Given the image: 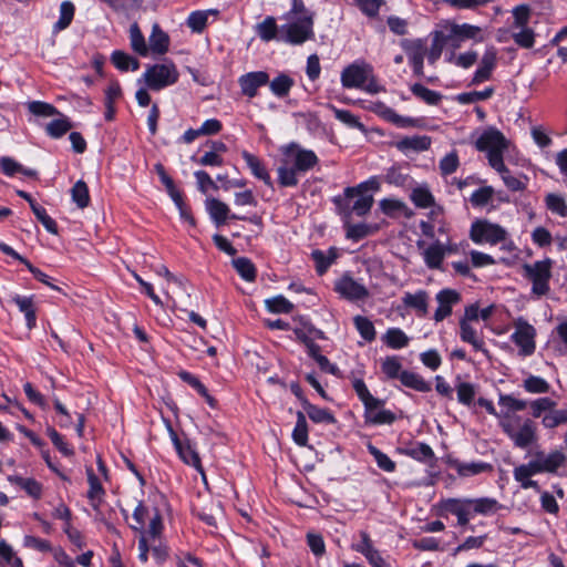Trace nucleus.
I'll return each mask as SVG.
<instances>
[{
    "mask_svg": "<svg viewBox=\"0 0 567 567\" xmlns=\"http://www.w3.org/2000/svg\"><path fill=\"white\" fill-rule=\"evenodd\" d=\"M499 425L519 449H527L537 440L536 425L529 419L522 422L519 416L505 413L501 416Z\"/></svg>",
    "mask_w": 567,
    "mask_h": 567,
    "instance_id": "nucleus-1",
    "label": "nucleus"
},
{
    "mask_svg": "<svg viewBox=\"0 0 567 567\" xmlns=\"http://www.w3.org/2000/svg\"><path fill=\"white\" fill-rule=\"evenodd\" d=\"M287 22L280 25L279 41L298 45L313 38V20L310 14H303L298 19H285Z\"/></svg>",
    "mask_w": 567,
    "mask_h": 567,
    "instance_id": "nucleus-2",
    "label": "nucleus"
},
{
    "mask_svg": "<svg viewBox=\"0 0 567 567\" xmlns=\"http://www.w3.org/2000/svg\"><path fill=\"white\" fill-rule=\"evenodd\" d=\"M475 147L487 154L488 164L493 166L494 161H504L503 154L508 147L504 134L495 127H488L475 141Z\"/></svg>",
    "mask_w": 567,
    "mask_h": 567,
    "instance_id": "nucleus-3",
    "label": "nucleus"
},
{
    "mask_svg": "<svg viewBox=\"0 0 567 567\" xmlns=\"http://www.w3.org/2000/svg\"><path fill=\"white\" fill-rule=\"evenodd\" d=\"M178 71L173 62L150 65L143 74V80L148 89L159 91L173 85L178 80Z\"/></svg>",
    "mask_w": 567,
    "mask_h": 567,
    "instance_id": "nucleus-4",
    "label": "nucleus"
},
{
    "mask_svg": "<svg viewBox=\"0 0 567 567\" xmlns=\"http://www.w3.org/2000/svg\"><path fill=\"white\" fill-rule=\"evenodd\" d=\"M551 260L545 259L524 266L525 276L533 282L532 291L537 296H544L549 291L551 277Z\"/></svg>",
    "mask_w": 567,
    "mask_h": 567,
    "instance_id": "nucleus-5",
    "label": "nucleus"
},
{
    "mask_svg": "<svg viewBox=\"0 0 567 567\" xmlns=\"http://www.w3.org/2000/svg\"><path fill=\"white\" fill-rule=\"evenodd\" d=\"M470 237L476 244L496 245L506 239L507 231L497 224L487 220H476L472 224Z\"/></svg>",
    "mask_w": 567,
    "mask_h": 567,
    "instance_id": "nucleus-6",
    "label": "nucleus"
},
{
    "mask_svg": "<svg viewBox=\"0 0 567 567\" xmlns=\"http://www.w3.org/2000/svg\"><path fill=\"white\" fill-rule=\"evenodd\" d=\"M514 327L515 331L511 336V339L519 348V354L523 357L532 355L536 349L535 328L523 318H518Z\"/></svg>",
    "mask_w": 567,
    "mask_h": 567,
    "instance_id": "nucleus-7",
    "label": "nucleus"
},
{
    "mask_svg": "<svg viewBox=\"0 0 567 567\" xmlns=\"http://www.w3.org/2000/svg\"><path fill=\"white\" fill-rule=\"evenodd\" d=\"M372 66L367 63H353L348 65L341 72V83L346 89H361L367 82L368 74L371 73Z\"/></svg>",
    "mask_w": 567,
    "mask_h": 567,
    "instance_id": "nucleus-8",
    "label": "nucleus"
},
{
    "mask_svg": "<svg viewBox=\"0 0 567 567\" xmlns=\"http://www.w3.org/2000/svg\"><path fill=\"white\" fill-rule=\"evenodd\" d=\"M383 405L384 402L377 398L364 404L365 423L373 425L392 424L395 421V414L383 409Z\"/></svg>",
    "mask_w": 567,
    "mask_h": 567,
    "instance_id": "nucleus-9",
    "label": "nucleus"
},
{
    "mask_svg": "<svg viewBox=\"0 0 567 567\" xmlns=\"http://www.w3.org/2000/svg\"><path fill=\"white\" fill-rule=\"evenodd\" d=\"M532 462L539 473H556L559 467L565 465L566 455L559 450L551 451L548 454L538 451L534 454Z\"/></svg>",
    "mask_w": 567,
    "mask_h": 567,
    "instance_id": "nucleus-10",
    "label": "nucleus"
},
{
    "mask_svg": "<svg viewBox=\"0 0 567 567\" xmlns=\"http://www.w3.org/2000/svg\"><path fill=\"white\" fill-rule=\"evenodd\" d=\"M284 154L288 156L296 165V168L306 173L318 164V157L315 152L303 150L297 144H290L285 148Z\"/></svg>",
    "mask_w": 567,
    "mask_h": 567,
    "instance_id": "nucleus-11",
    "label": "nucleus"
},
{
    "mask_svg": "<svg viewBox=\"0 0 567 567\" xmlns=\"http://www.w3.org/2000/svg\"><path fill=\"white\" fill-rule=\"evenodd\" d=\"M168 430L179 457L183 460L184 463L194 466L203 475V478L205 480L198 453L195 451V449L190 445L188 441H181L169 424Z\"/></svg>",
    "mask_w": 567,
    "mask_h": 567,
    "instance_id": "nucleus-12",
    "label": "nucleus"
},
{
    "mask_svg": "<svg viewBox=\"0 0 567 567\" xmlns=\"http://www.w3.org/2000/svg\"><path fill=\"white\" fill-rule=\"evenodd\" d=\"M368 111L379 115L383 120L399 126L406 127L413 124V120L399 115L394 110L381 101H371L364 106Z\"/></svg>",
    "mask_w": 567,
    "mask_h": 567,
    "instance_id": "nucleus-13",
    "label": "nucleus"
},
{
    "mask_svg": "<svg viewBox=\"0 0 567 567\" xmlns=\"http://www.w3.org/2000/svg\"><path fill=\"white\" fill-rule=\"evenodd\" d=\"M402 48L408 54L409 61L416 75H423V61L426 53L425 43L422 40H404Z\"/></svg>",
    "mask_w": 567,
    "mask_h": 567,
    "instance_id": "nucleus-14",
    "label": "nucleus"
},
{
    "mask_svg": "<svg viewBox=\"0 0 567 567\" xmlns=\"http://www.w3.org/2000/svg\"><path fill=\"white\" fill-rule=\"evenodd\" d=\"M436 301L439 307L434 312V320L440 322L452 313L453 306L461 301V295L454 289H443L437 292Z\"/></svg>",
    "mask_w": 567,
    "mask_h": 567,
    "instance_id": "nucleus-15",
    "label": "nucleus"
},
{
    "mask_svg": "<svg viewBox=\"0 0 567 567\" xmlns=\"http://www.w3.org/2000/svg\"><path fill=\"white\" fill-rule=\"evenodd\" d=\"M152 550L153 557L156 559L158 564L163 563L167 557V549L162 545L159 538L156 542L154 539H148L145 533H142L138 539V558L142 563L147 561L148 550Z\"/></svg>",
    "mask_w": 567,
    "mask_h": 567,
    "instance_id": "nucleus-16",
    "label": "nucleus"
},
{
    "mask_svg": "<svg viewBox=\"0 0 567 567\" xmlns=\"http://www.w3.org/2000/svg\"><path fill=\"white\" fill-rule=\"evenodd\" d=\"M336 290L349 300H361L368 297L367 288L349 276H343L336 282Z\"/></svg>",
    "mask_w": 567,
    "mask_h": 567,
    "instance_id": "nucleus-17",
    "label": "nucleus"
},
{
    "mask_svg": "<svg viewBox=\"0 0 567 567\" xmlns=\"http://www.w3.org/2000/svg\"><path fill=\"white\" fill-rule=\"evenodd\" d=\"M269 81L268 73L264 71L249 72L239 78L241 93L248 97H254L260 86L267 84Z\"/></svg>",
    "mask_w": 567,
    "mask_h": 567,
    "instance_id": "nucleus-18",
    "label": "nucleus"
},
{
    "mask_svg": "<svg viewBox=\"0 0 567 567\" xmlns=\"http://www.w3.org/2000/svg\"><path fill=\"white\" fill-rule=\"evenodd\" d=\"M496 61H497L496 49L494 47L486 49V51L484 52V54L481 59L480 66L477 68V70L474 73V76L472 79V84H480L484 81H487L492 75V71L496 66Z\"/></svg>",
    "mask_w": 567,
    "mask_h": 567,
    "instance_id": "nucleus-19",
    "label": "nucleus"
},
{
    "mask_svg": "<svg viewBox=\"0 0 567 567\" xmlns=\"http://www.w3.org/2000/svg\"><path fill=\"white\" fill-rule=\"evenodd\" d=\"M171 39L169 35L155 22L152 25V32L148 37L150 52L163 55L168 52Z\"/></svg>",
    "mask_w": 567,
    "mask_h": 567,
    "instance_id": "nucleus-20",
    "label": "nucleus"
},
{
    "mask_svg": "<svg viewBox=\"0 0 567 567\" xmlns=\"http://www.w3.org/2000/svg\"><path fill=\"white\" fill-rule=\"evenodd\" d=\"M394 146L402 153H419L426 151L431 146V138L426 135L405 136L396 142Z\"/></svg>",
    "mask_w": 567,
    "mask_h": 567,
    "instance_id": "nucleus-21",
    "label": "nucleus"
},
{
    "mask_svg": "<svg viewBox=\"0 0 567 567\" xmlns=\"http://www.w3.org/2000/svg\"><path fill=\"white\" fill-rule=\"evenodd\" d=\"M451 249L449 246L442 244L439 240H435L433 244L427 246L423 250V258L425 265L431 269H439L445 258V255L450 252Z\"/></svg>",
    "mask_w": 567,
    "mask_h": 567,
    "instance_id": "nucleus-22",
    "label": "nucleus"
},
{
    "mask_svg": "<svg viewBox=\"0 0 567 567\" xmlns=\"http://www.w3.org/2000/svg\"><path fill=\"white\" fill-rule=\"evenodd\" d=\"M468 502L470 498H449L444 502L443 506L447 512L457 517L458 525L465 526L468 524L470 517L473 514Z\"/></svg>",
    "mask_w": 567,
    "mask_h": 567,
    "instance_id": "nucleus-23",
    "label": "nucleus"
},
{
    "mask_svg": "<svg viewBox=\"0 0 567 567\" xmlns=\"http://www.w3.org/2000/svg\"><path fill=\"white\" fill-rule=\"evenodd\" d=\"M502 177L506 187L512 192H522L526 188L527 177L513 176L505 166L504 161H494L492 166Z\"/></svg>",
    "mask_w": 567,
    "mask_h": 567,
    "instance_id": "nucleus-24",
    "label": "nucleus"
},
{
    "mask_svg": "<svg viewBox=\"0 0 567 567\" xmlns=\"http://www.w3.org/2000/svg\"><path fill=\"white\" fill-rule=\"evenodd\" d=\"M278 183L282 187H292L298 184V174L302 173L296 168L293 162L285 155L278 169Z\"/></svg>",
    "mask_w": 567,
    "mask_h": 567,
    "instance_id": "nucleus-25",
    "label": "nucleus"
},
{
    "mask_svg": "<svg viewBox=\"0 0 567 567\" xmlns=\"http://www.w3.org/2000/svg\"><path fill=\"white\" fill-rule=\"evenodd\" d=\"M194 513L208 526L216 527L217 522L223 518V509L218 502L210 501L202 507H194Z\"/></svg>",
    "mask_w": 567,
    "mask_h": 567,
    "instance_id": "nucleus-26",
    "label": "nucleus"
},
{
    "mask_svg": "<svg viewBox=\"0 0 567 567\" xmlns=\"http://www.w3.org/2000/svg\"><path fill=\"white\" fill-rule=\"evenodd\" d=\"M538 473L539 472L537 471L535 464L532 461H529L527 464H523L515 467L513 472L515 481H517L520 484L522 488L524 489L539 488L537 482L530 480L533 475Z\"/></svg>",
    "mask_w": 567,
    "mask_h": 567,
    "instance_id": "nucleus-27",
    "label": "nucleus"
},
{
    "mask_svg": "<svg viewBox=\"0 0 567 567\" xmlns=\"http://www.w3.org/2000/svg\"><path fill=\"white\" fill-rule=\"evenodd\" d=\"M241 156L249 167L251 174L256 178L262 181L267 186L272 187L271 177L262 162L257 156L247 151H243Z\"/></svg>",
    "mask_w": 567,
    "mask_h": 567,
    "instance_id": "nucleus-28",
    "label": "nucleus"
},
{
    "mask_svg": "<svg viewBox=\"0 0 567 567\" xmlns=\"http://www.w3.org/2000/svg\"><path fill=\"white\" fill-rule=\"evenodd\" d=\"M402 301L405 307L416 310L419 316L427 315L429 295L425 290H419L415 293L405 292Z\"/></svg>",
    "mask_w": 567,
    "mask_h": 567,
    "instance_id": "nucleus-29",
    "label": "nucleus"
},
{
    "mask_svg": "<svg viewBox=\"0 0 567 567\" xmlns=\"http://www.w3.org/2000/svg\"><path fill=\"white\" fill-rule=\"evenodd\" d=\"M468 503L473 514L483 516L493 515L503 508V505L492 497L470 498Z\"/></svg>",
    "mask_w": 567,
    "mask_h": 567,
    "instance_id": "nucleus-30",
    "label": "nucleus"
},
{
    "mask_svg": "<svg viewBox=\"0 0 567 567\" xmlns=\"http://www.w3.org/2000/svg\"><path fill=\"white\" fill-rule=\"evenodd\" d=\"M451 467L462 477L474 476L492 470V465L484 462L463 463L460 461H452Z\"/></svg>",
    "mask_w": 567,
    "mask_h": 567,
    "instance_id": "nucleus-31",
    "label": "nucleus"
},
{
    "mask_svg": "<svg viewBox=\"0 0 567 567\" xmlns=\"http://www.w3.org/2000/svg\"><path fill=\"white\" fill-rule=\"evenodd\" d=\"M403 453L419 462L433 465L435 462V454L432 447L425 443H415L403 450Z\"/></svg>",
    "mask_w": 567,
    "mask_h": 567,
    "instance_id": "nucleus-32",
    "label": "nucleus"
},
{
    "mask_svg": "<svg viewBox=\"0 0 567 567\" xmlns=\"http://www.w3.org/2000/svg\"><path fill=\"white\" fill-rule=\"evenodd\" d=\"M460 337L462 341L473 346L476 351H481L488 357V351L484 348V341L477 336L476 330L466 320L460 321Z\"/></svg>",
    "mask_w": 567,
    "mask_h": 567,
    "instance_id": "nucleus-33",
    "label": "nucleus"
},
{
    "mask_svg": "<svg viewBox=\"0 0 567 567\" xmlns=\"http://www.w3.org/2000/svg\"><path fill=\"white\" fill-rule=\"evenodd\" d=\"M12 301L17 305L19 310L24 313L28 329L34 328L37 322V315L33 297L16 295L12 297Z\"/></svg>",
    "mask_w": 567,
    "mask_h": 567,
    "instance_id": "nucleus-34",
    "label": "nucleus"
},
{
    "mask_svg": "<svg viewBox=\"0 0 567 567\" xmlns=\"http://www.w3.org/2000/svg\"><path fill=\"white\" fill-rule=\"evenodd\" d=\"M256 33L264 42L279 41L280 27L277 25L274 17H267L256 25Z\"/></svg>",
    "mask_w": 567,
    "mask_h": 567,
    "instance_id": "nucleus-35",
    "label": "nucleus"
},
{
    "mask_svg": "<svg viewBox=\"0 0 567 567\" xmlns=\"http://www.w3.org/2000/svg\"><path fill=\"white\" fill-rule=\"evenodd\" d=\"M128 33L131 49L141 56H147L150 49L140 25L136 22L130 25Z\"/></svg>",
    "mask_w": 567,
    "mask_h": 567,
    "instance_id": "nucleus-36",
    "label": "nucleus"
},
{
    "mask_svg": "<svg viewBox=\"0 0 567 567\" xmlns=\"http://www.w3.org/2000/svg\"><path fill=\"white\" fill-rule=\"evenodd\" d=\"M303 409L309 419L315 423L334 424L337 422L336 417L329 410L316 406L307 400H303Z\"/></svg>",
    "mask_w": 567,
    "mask_h": 567,
    "instance_id": "nucleus-37",
    "label": "nucleus"
},
{
    "mask_svg": "<svg viewBox=\"0 0 567 567\" xmlns=\"http://www.w3.org/2000/svg\"><path fill=\"white\" fill-rule=\"evenodd\" d=\"M206 208L216 225L224 224L229 216V207L219 199H206Z\"/></svg>",
    "mask_w": 567,
    "mask_h": 567,
    "instance_id": "nucleus-38",
    "label": "nucleus"
},
{
    "mask_svg": "<svg viewBox=\"0 0 567 567\" xmlns=\"http://www.w3.org/2000/svg\"><path fill=\"white\" fill-rule=\"evenodd\" d=\"M400 381L404 386L411 388L419 392L431 391V384L426 382L420 374L411 371H402Z\"/></svg>",
    "mask_w": 567,
    "mask_h": 567,
    "instance_id": "nucleus-39",
    "label": "nucleus"
},
{
    "mask_svg": "<svg viewBox=\"0 0 567 567\" xmlns=\"http://www.w3.org/2000/svg\"><path fill=\"white\" fill-rule=\"evenodd\" d=\"M111 61L120 71H136L140 68V61L136 58L120 50L112 53Z\"/></svg>",
    "mask_w": 567,
    "mask_h": 567,
    "instance_id": "nucleus-40",
    "label": "nucleus"
},
{
    "mask_svg": "<svg viewBox=\"0 0 567 567\" xmlns=\"http://www.w3.org/2000/svg\"><path fill=\"white\" fill-rule=\"evenodd\" d=\"M87 473V481L90 484V489L87 492V498L90 499L92 506L94 509L99 508V505L101 503L102 495L104 494L103 487L94 474L92 468L86 470Z\"/></svg>",
    "mask_w": 567,
    "mask_h": 567,
    "instance_id": "nucleus-41",
    "label": "nucleus"
},
{
    "mask_svg": "<svg viewBox=\"0 0 567 567\" xmlns=\"http://www.w3.org/2000/svg\"><path fill=\"white\" fill-rule=\"evenodd\" d=\"M8 481L23 488L28 495L33 498H40L42 494V486L39 482L33 478H23L18 475H11Z\"/></svg>",
    "mask_w": 567,
    "mask_h": 567,
    "instance_id": "nucleus-42",
    "label": "nucleus"
},
{
    "mask_svg": "<svg viewBox=\"0 0 567 567\" xmlns=\"http://www.w3.org/2000/svg\"><path fill=\"white\" fill-rule=\"evenodd\" d=\"M383 341L391 349H402L409 344V337L399 328H390L383 336Z\"/></svg>",
    "mask_w": 567,
    "mask_h": 567,
    "instance_id": "nucleus-43",
    "label": "nucleus"
},
{
    "mask_svg": "<svg viewBox=\"0 0 567 567\" xmlns=\"http://www.w3.org/2000/svg\"><path fill=\"white\" fill-rule=\"evenodd\" d=\"M542 424L545 429H555L567 424V406L563 409L553 408L549 413L544 414Z\"/></svg>",
    "mask_w": 567,
    "mask_h": 567,
    "instance_id": "nucleus-44",
    "label": "nucleus"
},
{
    "mask_svg": "<svg viewBox=\"0 0 567 567\" xmlns=\"http://www.w3.org/2000/svg\"><path fill=\"white\" fill-rule=\"evenodd\" d=\"M74 11V4L71 1H63L60 6V18L53 27L54 31L59 32L66 29L73 20Z\"/></svg>",
    "mask_w": 567,
    "mask_h": 567,
    "instance_id": "nucleus-45",
    "label": "nucleus"
},
{
    "mask_svg": "<svg viewBox=\"0 0 567 567\" xmlns=\"http://www.w3.org/2000/svg\"><path fill=\"white\" fill-rule=\"evenodd\" d=\"M72 200L81 209L85 208L90 204L89 188L85 182L78 181L71 189Z\"/></svg>",
    "mask_w": 567,
    "mask_h": 567,
    "instance_id": "nucleus-46",
    "label": "nucleus"
},
{
    "mask_svg": "<svg viewBox=\"0 0 567 567\" xmlns=\"http://www.w3.org/2000/svg\"><path fill=\"white\" fill-rule=\"evenodd\" d=\"M233 266L239 276L246 281H254L256 278V268L250 259L246 257H238L233 260Z\"/></svg>",
    "mask_w": 567,
    "mask_h": 567,
    "instance_id": "nucleus-47",
    "label": "nucleus"
},
{
    "mask_svg": "<svg viewBox=\"0 0 567 567\" xmlns=\"http://www.w3.org/2000/svg\"><path fill=\"white\" fill-rule=\"evenodd\" d=\"M411 92L416 97L421 99L422 101H424L425 103H427L430 105L439 104V102L442 99V95L439 92L430 90L420 83L413 84L411 86Z\"/></svg>",
    "mask_w": 567,
    "mask_h": 567,
    "instance_id": "nucleus-48",
    "label": "nucleus"
},
{
    "mask_svg": "<svg viewBox=\"0 0 567 567\" xmlns=\"http://www.w3.org/2000/svg\"><path fill=\"white\" fill-rule=\"evenodd\" d=\"M546 207L560 217H567V204L559 194L549 193L545 197Z\"/></svg>",
    "mask_w": 567,
    "mask_h": 567,
    "instance_id": "nucleus-49",
    "label": "nucleus"
},
{
    "mask_svg": "<svg viewBox=\"0 0 567 567\" xmlns=\"http://www.w3.org/2000/svg\"><path fill=\"white\" fill-rule=\"evenodd\" d=\"M293 85V80L287 74H279L269 84L271 92L279 96H286Z\"/></svg>",
    "mask_w": 567,
    "mask_h": 567,
    "instance_id": "nucleus-50",
    "label": "nucleus"
},
{
    "mask_svg": "<svg viewBox=\"0 0 567 567\" xmlns=\"http://www.w3.org/2000/svg\"><path fill=\"white\" fill-rule=\"evenodd\" d=\"M353 197H357V199L354 200L351 210L358 216L367 215L374 203L373 196L365 193H354L351 198Z\"/></svg>",
    "mask_w": 567,
    "mask_h": 567,
    "instance_id": "nucleus-51",
    "label": "nucleus"
},
{
    "mask_svg": "<svg viewBox=\"0 0 567 567\" xmlns=\"http://www.w3.org/2000/svg\"><path fill=\"white\" fill-rule=\"evenodd\" d=\"M353 322L360 336L365 341L371 342L375 339V329L370 319L363 316H357L354 317Z\"/></svg>",
    "mask_w": 567,
    "mask_h": 567,
    "instance_id": "nucleus-52",
    "label": "nucleus"
},
{
    "mask_svg": "<svg viewBox=\"0 0 567 567\" xmlns=\"http://www.w3.org/2000/svg\"><path fill=\"white\" fill-rule=\"evenodd\" d=\"M293 441L300 445L306 446L308 442V425L306 416L302 412L297 413V423L292 432Z\"/></svg>",
    "mask_w": 567,
    "mask_h": 567,
    "instance_id": "nucleus-53",
    "label": "nucleus"
},
{
    "mask_svg": "<svg viewBox=\"0 0 567 567\" xmlns=\"http://www.w3.org/2000/svg\"><path fill=\"white\" fill-rule=\"evenodd\" d=\"M494 93L493 87H486L483 91H473L461 93L456 96V101L461 104H471L478 101H484L489 99Z\"/></svg>",
    "mask_w": 567,
    "mask_h": 567,
    "instance_id": "nucleus-54",
    "label": "nucleus"
},
{
    "mask_svg": "<svg viewBox=\"0 0 567 567\" xmlns=\"http://www.w3.org/2000/svg\"><path fill=\"white\" fill-rule=\"evenodd\" d=\"M411 200L420 208H427L434 204V197L426 187H416L411 193Z\"/></svg>",
    "mask_w": 567,
    "mask_h": 567,
    "instance_id": "nucleus-55",
    "label": "nucleus"
},
{
    "mask_svg": "<svg viewBox=\"0 0 567 567\" xmlns=\"http://www.w3.org/2000/svg\"><path fill=\"white\" fill-rule=\"evenodd\" d=\"M266 307L274 313H289L293 309V305L284 296H276L266 300Z\"/></svg>",
    "mask_w": 567,
    "mask_h": 567,
    "instance_id": "nucleus-56",
    "label": "nucleus"
},
{
    "mask_svg": "<svg viewBox=\"0 0 567 567\" xmlns=\"http://www.w3.org/2000/svg\"><path fill=\"white\" fill-rule=\"evenodd\" d=\"M71 127L72 125L70 121L66 117H61L51 121L47 125L45 131L51 137L59 138L63 136L69 130H71Z\"/></svg>",
    "mask_w": 567,
    "mask_h": 567,
    "instance_id": "nucleus-57",
    "label": "nucleus"
},
{
    "mask_svg": "<svg viewBox=\"0 0 567 567\" xmlns=\"http://www.w3.org/2000/svg\"><path fill=\"white\" fill-rule=\"evenodd\" d=\"M368 451L374 457L378 466L385 472H393L395 470V463L383 452L377 449L372 444H368Z\"/></svg>",
    "mask_w": 567,
    "mask_h": 567,
    "instance_id": "nucleus-58",
    "label": "nucleus"
},
{
    "mask_svg": "<svg viewBox=\"0 0 567 567\" xmlns=\"http://www.w3.org/2000/svg\"><path fill=\"white\" fill-rule=\"evenodd\" d=\"M382 372L389 379H400L402 373V364L396 357H386L381 364Z\"/></svg>",
    "mask_w": 567,
    "mask_h": 567,
    "instance_id": "nucleus-59",
    "label": "nucleus"
},
{
    "mask_svg": "<svg viewBox=\"0 0 567 567\" xmlns=\"http://www.w3.org/2000/svg\"><path fill=\"white\" fill-rule=\"evenodd\" d=\"M548 382L535 375H529L524 380V389L529 393H547L549 391Z\"/></svg>",
    "mask_w": 567,
    "mask_h": 567,
    "instance_id": "nucleus-60",
    "label": "nucleus"
},
{
    "mask_svg": "<svg viewBox=\"0 0 567 567\" xmlns=\"http://www.w3.org/2000/svg\"><path fill=\"white\" fill-rule=\"evenodd\" d=\"M556 406V402L549 398H539L532 402L530 409L534 417H542L544 414L549 413L553 408Z\"/></svg>",
    "mask_w": 567,
    "mask_h": 567,
    "instance_id": "nucleus-61",
    "label": "nucleus"
},
{
    "mask_svg": "<svg viewBox=\"0 0 567 567\" xmlns=\"http://www.w3.org/2000/svg\"><path fill=\"white\" fill-rule=\"evenodd\" d=\"M207 12L194 11L188 16L187 25L193 32L200 33L207 24Z\"/></svg>",
    "mask_w": 567,
    "mask_h": 567,
    "instance_id": "nucleus-62",
    "label": "nucleus"
},
{
    "mask_svg": "<svg viewBox=\"0 0 567 567\" xmlns=\"http://www.w3.org/2000/svg\"><path fill=\"white\" fill-rule=\"evenodd\" d=\"M515 43L522 48L529 49L535 43V33L529 28H519L518 32L513 33Z\"/></svg>",
    "mask_w": 567,
    "mask_h": 567,
    "instance_id": "nucleus-63",
    "label": "nucleus"
},
{
    "mask_svg": "<svg viewBox=\"0 0 567 567\" xmlns=\"http://www.w3.org/2000/svg\"><path fill=\"white\" fill-rule=\"evenodd\" d=\"M373 231V227L363 223L355 225H347V237L355 241L369 236Z\"/></svg>",
    "mask_w": 567,
    "mask_h": 567,
    "instance_id": "nucleus-64",
    "label": "nucleus"
}]
</instances>
